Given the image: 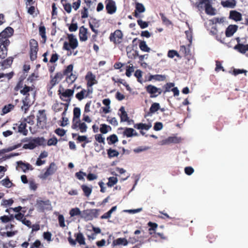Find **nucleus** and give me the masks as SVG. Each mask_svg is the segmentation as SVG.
<instances>
[{"instance_id":"1","label":"nucleus","mask_w":248,"mask_h":248,"mask_svg":"<svg viewBox=\"0 0 248 248\" xmlns=\"http://www.w3.org/2000/svg\"><path fill=\"white\" fill-rule=\"evenodd\" d=\"M33 88L32 87L27 86L25 84H22L21 88H16V86L14 88L15 91H19L20 93L25 96L22 99V106L21 107V110L24 111V113H27L33 104V102L31 101L30 97V92L33 91Z\"/></svg>"},{"instance_id":"2","label":"nucleus","mask_w":248,"mask_h":248,"mask_svg":"<svg viewBox=\"0 0 248 248\" xmlns=\"http://www.w3.org/2000/svg\"><path fill=\"white\" fill-rule=\"evenodd\" d=\"M67 41H65L63 44L62 49L67 51V55L71 56L73 54L76 55L78 51L75 52L72 51L78 46V41L77 38L73 34H67Z\"/></svg>"},{"instance_id":"3","label":"nucleus","mask_w":248,"mask_h":248,"mask_svg":"<svg viewBox=\"0 0 248 248\" xmlns=\"http://www.w3.org/2000/svg\"><path fill=\"white\" fill-rule=\"evenodd\" d=\"M74 93V89H64L62 88V90L59 89L58 91V94L60 98L63 101L67 102L68 104L71 101V98L73 96Z\"/></svg>"},{"instance_id":"4","label":"nucleus","mask_w":248,"mask_h":248,"mask_svg":"<svg viewBox=\"0 0 248 248\" xmlns=\"http://www.w3.org/2000/svg\"><path fill=\"white\" fill-rule=\"evenodd\" d=\"M98 211L96 209L84 210L82 212L81 217L86 220H92L97 217Z\"/></svg>"},{"instance_id":"5","label":"nucleus","mask_w":248,"mask_h":248,"mask_svg":"<svg viewBox=\"0 0 248 248\" xmlns=\"http://www.w3.org/2000/svg\"><path fill=\"white\" fill-rule=\"evenodd\" d=\"M57 170V167L54 162H51L46 169V171L41 173L39 176V178L43 180H46L49 176L55 173Z\"/></svg>"},{"instance_id":"6","label":"nucleus","mask_w":248,"mask_h":248,"mask_svg":"<svg viewBox=\"0 0 248 248\" xmlns=\"http://www.w3.org/2000/svg\"><path fill=\"white\" fill-rule=\"evenodd\" d=\"M186 36V38L188 40L189 43L187 44L188 47H186L185 46L182 45L180 46V53L184 55L185 56H186L190 54V49L189 47L191 46L192 41V32H185Z\"/></svg>"},{"instance_id":"7","label":"nucleus","mask_w":248,"mask_h":248,"mask_svg":"<svg viewBox=\"0 0 248 248\" xmlns=\"http://www.w3.org/2000/svg\"><path fill=\"white\" fill-rule=\"evenodd\" d=\"M50 78V80L49 84L47 85V88L51 90L63 78V75L62 72H57L54 76L51 75Z\"/></svg>"},{"instance_id":"8","label":"nucleus","mask_w":248,"mask_h":248,"mask_svg":"<svg viewBox=\"0 0 248 248\" xmlns=\"http://www.w3.org/2000/svg\"><path fill=\"white\" fill-rule=\"evenodd\" d=\"M36 206L38 210L42 212H44L46 210H49L51 209V202L49 200L46 201L37 200Z\"/></svg>"},{"instance_id":"9","label":"nucleus","mask_w":248,"mask_h":248,"mask_svg":"<svg viewBox=\"0 0 248 248\" xmlns=\"http://www.w3.org/2000/svg\"><path fill=\"white\" fill-rule=\"evenodd\" d=\"M14 32H0V46H8L10 42L9 38L13 35Z\"/></svg>"},{"instance_id":"10","label":"nucleus","mask_w":248,"mask_h":248,"mask_svg":"<svg viewBox=\"0 0 248 248\" xmlns=\"http://www.w3.org/2000/svg\"><path fill=\"white\" fill-rule=\"evenodd\" d=\"M224 21L223 18L214 17L208 20L205 24L207 30L213 31L212 30H216L217 23H222Z\"/></svg>"},{"instance_id":"11","label":"nucleus","mask_w":248,"mask_h":248,"mask_svg":"<svg viewBox=\"0 0 248 248\" xmlns=\"http://www.w3.org/2000/svg\"><path fill=\"white\" fill-rule=\"evenodd\" d=\"M37 125L39 127H43L46 123V116L45 110H39L37 115Z\"/></svg>"},{"instance_id":"12","label":"nucleus","mask_w":248,"mask_h":248,"mask_svg":"<svg viewBox=\"0 0 248 248\" xmlns=\"http://www.w3.org/2000/svg\"><path fill=\"white\" fill-rule=\"evenodd\" d=\"M27 119L24 118L19 122V124H16L17 126V132L22 134L24 136H27L28 133V130L27 129L26 121Z\"/></svg>"},{"instance_id":"13","label":"nucleus","mask_w":248,"mask_h":248,"mask_svg":"<svg viewBox=\"0 0 248 248\" xmlns=\"http://www.w3.org/2000/svg\"><path fill=\"white\" fill-rule=\"evenodd\" d=\"M123 34L122 32H111L109 39L111 42L114 44H120L122 42Z\"/></svg>"},{"instance_id":"14","label":"nucleus","mask_w":248,"mask_h":248,"mask_svg":"<svg viewBox=\"0 0 248 248\" xmlns=\"http://www.w3.org/2000/svg\"><path fill=\"white\" fill-rule=\"evenodd\" d=\"M106 9L107 13L109 14H112L116 11L115 3L113 0H106L105 1Z\"/></svg>"},{"instance_id":"15","label":"nucleus","mask_w":248,"mask_h":248,"mask_svg":"<svg viewBox=\"0 0 248 248\" xmlns=\"http://www.w3.org/2000/svg\"><path fill=\"white\" fill-rule=\"evenodd\" d=\"M85 79L87 81V86L88 87H91L93 85L97 83L95 76L91 72L87 73L85 76Z\"/></svg>"},{"instance_id":"16","label":"nucleus","mask_w":248,"mask_h":248,"mask_svg":"<svg viewBox=\"0 0 248 248\" xmlns=\"http://www.w3.org/2000/svg\"><path fill=\"white\" fill-rule=\"evenodd\" d=\"M147 93L150 94L151 98H155L158 96L157 93V87L154 85L150 84L145 87Z\"/></svg>"},{"instance_id":"17","label":"nucleus","mask_w":248,"mask_h":248,"mask_svg":"<svg viewBox=\"0 0 248 248\" xmlns=\"http://www.w3.org/2000/svg\"><path fill=\"white\" fill-rule=\"evenodd\" d=\"M159 109L160 104L158 103H153L149 109V111L145 113L144 117H146L147 116H152V114L155 113Z\"/></svg>"},{"instance_id":"18","label":"nucleus","mask_w":248,"mask_h":248,"mask_svg":"<svg viewBox=\"0 0 248 248\" xmlns=\"http://www.w3.org/2000/svg\"><path fill=\"white\" fill-rule=\"evenodd\" d=\"M229 18L235 21H241L242 19V14L235 10L231 11L230 12Z\"/></svg>"},{"instance_id":"19","label":"nucleus","mask_w":248,"mask_h":248,"mask_svg":"<svg viewBox=\"0 0 248 248\" xmlns=\"http://www.w3.org/2000/svg\"><path fill=\"white\" fill-rule=\"evenodd\" d=\"M79 16L78 14L74 15L71 20V23L70 24H67L69 25V31H76L78 28V24L76 21L77 18H79Z\"/></svg>"},{"instance_id":"20","label":"nucleus","mask_w":248,"mask_h":248,"mask_svg":"<svg viewBox=\"0 0 248 248\" xmlns=\"http://www.w3.org/2000/svg\"><path fill=\"white\" fill-rule=\"evenodd\" d=\"M17 164L19 168L24 172H26L28 170H33V167L28 163H24L22 161L17 162Z\"/></svg>"},{"instance_id":"21","label":"nucleus","mask_w":248,"mask_h":248,"mask_svg":"<svg viewBox=\"0 0 248 248\" xmlns=\"http://www.w3.org/2000/svg\"><path fill=\"white\" fill-rule=\"evenodd\" d=\"M205 12L207 15L210 16H214L216 15V9L212 6L211 1L206 5L205 8Z\"/></svg>"},{"instance_id":"22","label":"nucleus","mask_w":248,"mask_h":248,"mask_svg":"<svg viewBox=\"0 0 248 248\" xmlns=\"http://www.w3.org/2000/svg\"><path fill=\"white\" fill-rule=\"evenodd\" d=\"M234 49L237 50L241 53L245 54L248 51V44L244 45L238 43L234 46Z\"/></svg>"},{"instance_id":"23","label":"nucleus","mask_w":248,"mask_h":248,"mask_svg":"<svg viewBox=\"0 0 248 248\" xmlns=\"http://www.w3.org/2000/svg\"><path fill=\"white\" fill-rule=\"evenodd\" d=\"M210 1V0H198L195 3V6L199 10H202Z\"/></svg>"},{"instance_id":"24","label":"nucleus","mask_w":248,"mask_h":248,"mask_svg":"<svg viewBox=\"0 0 248 248\" xmlns=\"http://www.w3.org/2000/svg\"><path fill=\"white\" fill-rule=\"evenodd\" d=\"M152 127V124L151 123L148 124H143V123H139L136 124L134 125V127L137 129L140 130H148Z\"/></svg>"},{"instance_id":"25","label":"nucleus","mask_w":248,"mask_h":248,"mask_svg":"<svg viewBox=\"0 0 248 248\" xmlns=\"http://www.w3.org/2000/svg\"><path fill=\"white\" fill-rule=\"evenodd\" d=\"M119 111H121V114H120V117L121 118V122H129V117H128L127 114L126 112L125 111L124 108V107H121L119 109Z\"/></svg>"},{"instance_id":"26","label":"nucleus","mask_w":248,"mask_h":248,"mask_svg":"<svg viewBox=\"0 0 248 248\" xmlns=\"http://www.w3.org/2000/svg\"><path fill=\"white\" fill-rule=\"evenodd\" d=\"M112 244L113 246L120 245L126 246L128 244V242L125 238H119L113 240Z\"/></svg>"},{"instance_id":"27","label":"nucleus","mask_w":248,"mask_h":248,"mask_svg":"<svg viewBox=\"0 0 248 248\" xmlns=\"http://www.w3.org/2000/svg\"><path fill=\"white\" fill-rule=\"evenodd\" d=\"M135 5V10L133 16L137 18H140V14L141 13L142 4L139 2H136Z\"/></svg>"},{"instance_id":"28","label":"nucleus","mask_w":248,"mask_h":248,"mask_svg":"<svg viewBox=\"0 0 248 248\" xmlns=\"http://www.w3.org/2000/svg\"><path fill=\"white\" fill-rule=\"evenodd\" d=\"M221 4L224 7L234 8L236 5V1L235 0H227L221 1Z\"/></svg>"},{"instance_id":"29","label":"nucleus","mask_w":248,"mask_h":248,"mask_svg":"<svg viewBox=\"0 0 248 248\" xmlns=\"http://www.w3.org/2000/svg\"><path fill=\"white\" fill-rule=\"evenodd\" d=\"M166 79L165 75H150L148 79V81H151L153 79L155 80V81H164Z\"/></svg>"},{"instance_id":"30","label":"nucleus","mask_w":248,"mask_h":248,"mask_svg":"<svg viewBox=\"0 0 248 248\" xmlns=\"http://www.w3.org/2000/svg\"><path fill=\"white\" fill-rule=\"evenodd\" d=\"M61 3L62 4L64 10L70 14L72 11L71 4L67 1V0H61Z\"/></svg>"},{"instance_id":"31","label":"nucleus","mask_w":248,"mask_h":248,"mask_svg":"<svg viewBox=\"0 0 248 248\" xmlns=\"http://www.w3.org/2000/svg\"><path fill=\"white\" fill-rule=\"evenodd\" d=\"M119 129H124L123 134L124 136H126L128 138L132 137L133 132H134V129L132 128L125 127L123 128V127H120L119 128Z\"/></svg>"},{"instance_id":"32","label":"nucleus","mask_w":248,"mask_h":248,"mask_svg":"<svg viewBox=\"0 0 248 248\" xmlns=\"http://www.w3.org/2000/svg\"><path fill=\"white\" fill-rule=\"evenodd\" d=\"M75 236L76 237V241L78 242L79 245H85V238L83 235V234L81 232H78L75 234Z\"/></svg>"},{"instance_id":"33","label":"nucleus","mask_w":248,"mask_h":248,"mask_svg":"<svg viewBox=\"0 0 248 248\" xmlns=\"http://www.w3.org/2000/svg\"><path fill=\"white\" fill-rule=\"evenodd\" d=\"M66 103H56L52 106V109L55 112H58L63 109V107L65 106Z\"/></svg>"},{"instance_id":"34","label":"nucleus","mask_w":248,"mask_h":248,"mask_svg":"<svg viewBox=\"0 0 248 248\" xmlns=\"http://www.w3.org/2000/svg\"><path fill=\"white\" fill-rule=\"evenodd\" d=\"M127 57L131 59H135L139 56L138 51L134 49H131L127 50Z\"/></svg>"},{"instance_id":"35","label":"nucleus","mask_w":248,"mask_h":248,"mask_svg":"<svg viewBox=\"0 0 248 248\" xmlns=\"http://www.w3.org/2000/svg\"><path fill=\"white\" fill-rule=\"evenodd\" d=\"M107 140L108 145H112L118 141V138L116 135L112 134L108 137Z\"/></svg>"},{"instance_id":"36","label":"nucleus","mask_w":248,"mask_h":248,"mask_svg":"<svg viewBox=\"0 0 248 248\" xmlns=\"http://www.w3.org/2000/svg\"><path fill=\"white\" fill-rule=\"evenodd\" d=\"M81 188L83 191L84 195L87 197H89L92 192V187H89L85 185H82L81 186Z\"/></svg>"},{"instance_id":"37","label":"nucleus","mask_w":248,"mask_h":248,"mask_svg":"<svg viewBox=\"0 0 248 248\" xmlns=\"http://www.w3.org/2000/svg\"><path fill=\"white\" fill-rule=\"evenodd\" d=\"M28 8V13L33 17L36 16L39 14V11L35 8L34 5L30 6Z\"/></svg>"},{"instance_id":"38","label":"nucleus","mask_w":248,"mask_h":248,"mask_svg":"<svg viewBox=\"0 0 248 248\" xmlns=\"http://www.w3.org/2000/svg\"><path fill=\"white\" fill-rule=\"evenodd\" d=\"M27 74L25 73H23L19 77L18 81L16 85V88L22 87V84H24V80L26 79Z\"/></svg>"},{"instance_id":"39","label":"nucleus","mask_w":248,"mask_h":248,"mask_svg":"<svg viewBox=\"0 0 248 248\" xmlns=\"http://www.w3.org/2000/svg\"><path fill=\"white\" fill-rule=\"evenodd\" d=\"M212 35H217V39L221 43H224L225 40L224 32H211Z\"/></svg>"},{"instance_id":"40","label":"nucleus","mask_w":248,"mask_h":248,"mask_svg":"<svg viewBox=\"0 0 248 248\" xmlns=\"http://www.w3.org/2000/svg\"><path fill=\"white\" fill-rule=\"evenodd\" d=\"M1 185L7 188H10L14 186L13 183L10 180L9 177L7 176L5 179L0 181Z\"/></svg>"},{"instance_id":"41","label":"nucleus","mask_w":248,"mask_h":248,"mask_svg":"<svg viewBox=\"0 0 248 248\" xmlns=\"http://www.w3.org/2000/svg\"><path fill=\"white\" fill-rule=\"evenodd\" d=\"M13 57H9L2 62V66L4 67L5 68H8V67H10L13 63Z\"/></svg>"},{"instance_id":"42","label":"nucleus","mask_w":248,"mask_h":248,"mask_svg":"<svg viewBox=\"0 0 248 248\" xmlns=\"http://www.w3.org/2000/svg\"><path fill=\"white\" fill-rule=\"evenodd\" d=\"M8 46H0V58L4 59L7 56Z\"/></svg>"},{"instance_id":"43","label":"nucleus","mask_w":248,"mask_h":248,"mask_svg":"<svg viewBox=\"0 0 248 248\" xmlns=\"http://www.w3.org/2000/svg\"><path fill=\"white\" fill-rule=\"evenodd\" d=\"M77 78V76L76 75L71 73V74L66 76L65 80L68 84H72L75 82Z\"/></svg>"},{"instance_id":"44","label":"nucleus","mask_w":248,"mask_h":248,"mask_svg":"<svg viewBox=\"0 0 248 248\" xmlns=\"http://www.w3.org/2000/svg\"><path fill=\"white\" fill-rule=\"evenodd\" d=\"M107 154H108V157L109 158H112L114 157H117L119 155V152L117 150H114V149H112L111 148H109L107 150Z\"/></svg>"},{"instance_id":"45","label":"nucleus","mask_w":248,"mask_h":248,"mask_svg":"<svg viewBox=\"0 0 248 248\" xmlns=\"http://www.w3.org/2000/svg\"><path fill=\"white\" fill-rule=\"evenodd\" d=\"M148 225L150 227V228L149 229V233L150 235H152L154 233V232H155V231L157 228L158 225L156 223L150 221L148 223Z\"/></svg>"},{"instance_id":"46","label":"nucleus","mask_w":248,"mask_h":248,"mask_svg":"<svg viewBox=\"0 0 248 248\" xmlns=\"http://www.w3.org/2000/svg\"><path fill=\"white\" fill-rule=\"evenodd\" d=\"M38 48H30V55L31 61H34L37 58Z\"/></svg>"},{"instance_id":"47","label":"nucleus","mask_w":248,"mask_h":248,"mask_svg":"<svg viewBox=\"0 0 248 248\" xmlns=\"http://www.w3.org/2000/svg\"><path fill=\"white\" fill-rule=\"evenodd\" d=\"M139 47L141 50L144 52H149L151 49L146 45V42L144 41H140L139 44Z\"/></svg>"},{"instance_id":"48","label":"nucleus","mask_w":248,"mask_h":248,"mask_svg":"<svg viewBox=\"0 0 248 248\" xmlns=\"http://www.w3.org/2000/svg\"><path fill=\"white\" fill-rule=\"evenodd\" d=\"M82 212L80 211L78 207L72 208L69 211V214L71 217L77 216H80Z\"/></svg>"},{"instance_id":"49","label":"nucleus","mask_w":248,"mask_h":248,"mask_svg":"<svg viewBox=\"0 0 248 248\" xmlns=\"http://www.w3.org/2000/svg\"><path fill=\"white\" fill-rule=\"evenodd\" d=\"M111 130V127L109 125H108L106 124H101L100 125V131L102 134H106Z\"/></svg>"},{"instance_id":"50","label":"nucleus","mask_w":248,"mask_h":248,"mask_svg":"<svg viewBox=\"0 0 248 248\" xmlns=\"http://www.w3.org/2000/svg\"><path fill=\"white\" fill-rule=\"evenodd\" d=\"M14 202V201L12 198L9 200L3 199L1 201V205L4 207H7L11 206Z\"/></svg>"},{"instance_id":"51","label":"nucleus","mask_w":248,"mask_h":248,"mask_svg":"<svg viewBox=\"0 0 248 248\" xmlns=\"http://www.w3.org/2000/svg\"><path fill=\"white\" fill-rule=\"evenodd\" d=\"M159 15L164 24L167 26L172 25V22L168 18H167V17L163 13H160Z\"/></svg>"},{"instance_id":"52","label":"nucleus","mask_w":248,"mask_h":248,"mask_svg":"<svg viewBox=\"0 0 248 248\" xmlns=\"http://www.w3.org/2000/svg\"><path fill=\"white\" fill-rule=\"evenodd\" d=\"M174 86V83L171 82L167 83L165 84L163 88L164 89L163 90V93L165 94L167 92H169L170 91H171V88Z\"/></svg>"},{"instance_id":"53","label":"nucleus","mask_w":248,"mask_h":248,"mask_svg":"<svg viewBox=\"0 0 248 248\" xmlns=\"http://www.w3.org/2000/svg\"><path fill=\"white\" fill-rule=\"evenodd\" d=\"M81 123L79 119L73 118L71 128L73 129L78 130V127Z\"/></svg>"},{"instance_id":"54","label":"nucleus","mask_w":248,"mask_h":248,"mask_svg":"<svg viewBox=\"0 0 248 248\" xmlns=\"http://www.w3.org/2000/svg\"><path fill=\"white\" fill-rule=\"evenodd\" d=\"M73 70V64H69L68 65L66 68L63 71L62 74L63 75V77L64 76H67L68 75L72 73V71Z\"/></svg>"},{"instance_id":"55","label":"nucleus","mask_w":248,"mask_h":248,"mask_svg":"<svg viewBox=\"0 0 248 248\" xmlns=\"http://www.w3.org/2000/svg\"><path fill=\"white\" fill-rule=\"evenodd\" d=\"M36 147V145L35 144L33 139H32L29 143L24 144L23 148L25 149L32 150Z\"/></svg>"},{"instance_id":"56","label":"nucleus","mask_w":248,"mask_h":248,"mask_svg":"<svg viewBox=\"0 0 248 248\" xmlns=\"http://www.w3.org/2000/svg\"><path fill=\"white\" fill-rule=\"evenodd\" d=\"M86 92L87 90L85 89H82L80 92L77 93L76 94V97L79 101H81L85 97Z\"/></svg>"},{"instance_id":"57","label":"nucleus","mask_w":248,"mask_h":248,"mask_svg":"<svg viewBox=\"0 0 248 248\" xmlns=\"http://www.w3.org/2000/svg\"><path fill=\"white\" fill-rule=\"evenodd\" d=\"M108 180V182L107 183V185L108 187H112L118 182L117 178L115 177H110Z\"/></svg>"},{"instance_id":"58","label":"nucleus","mask_w":248,"mask_h":248,"mask_svg":"<svg viewBox=\"0 0 248 248\" xmlns=\"http://www.w3.org/2000/svg\"><path fill=\"white\" fill-rule=\"evenodd\" d=\"M14 108V105L12 104H9L5 105L2 108V112L3 114H6L9 112Z\"/></svg>"},{"instance_id":"59","label":"nucleus","mask_w":248,"mask_h":248,"mask_svg":"<svg viewBox=\"0 0 248 248\" xmlns=\"http://www.w3.org/2000/svg\"><path fill=\"white\" fill-rule=\"evenodd\" d=\"M33 141L35 143V144L37 145H44L45 142V140L43 137L41 138H34Z\"/></svg>"},{"instance_id":"60","label":"nucleus","mask_w":248,"mask_h":248,"mask_svg":"<svg viewBox=\"0 0 248 248\" xmlns=\"http://www.w3.org/2000/svg\"><path fill=\"white\" fill-rule=\"evenodd\" d=\"M81 114L80 109L79 108L76 107L73 110V118L79 119Z\"/></svg>"},{"instance_id":"61","label":"nucleus","mask_w":248,"mask_h":248,"mask_svg":"<svg viewBox=\"0 0 248 248\" xmlns=\"http://www.w3.org/2000/svg\"><path fill=\"white\" fill-rule=\"evenodd\" d=\"M81 2V0H73V2L71 4L72 8H73L75 11H77L79 8Z\"/></svg>"},{"instance_id":"62","label":"nucleus","mask_w":248,"mask_h":248,"mask_svg":"<svg viewBox=\"0 0 248 248\" xmlns=\"http://www.w3.org/2000/svg\"><path fill=\"white\" fill-rule=\"evenodd\" d=\"M94 138L95 140L99 143H103V145L105 144V138L101 134L95 135Z\"/></svg>"},{"instance_id":"63","label":"nucleus","mask_w":248,"mask_h":248,"mask_svg":"<svg viewBox=\"0 0 248 248\" xmlns=\"http://www.w3.org/2000/svg\"><path fill=\"white\" fill-rule=\"evenodd\" d=\"M134 68L133 65L126 66V72H125L126 76L127 77H130L132 75V73H133L134 72Z\"/></svg>"},{"instance_id":"64","label":"nucleus","mask_w":248,"mask_h":248,"mask_svg":"<svg viewBox=\"0 0 248 248\" xmlns=\"http://www.w3.org/2000/svg\"><path fill=\"white\" fill-rule=\"evenodd\" d=\"M59 225L62 228L65 227L64 217L62 215H59L58 217Z\"/></svg>"}]
</instances>
